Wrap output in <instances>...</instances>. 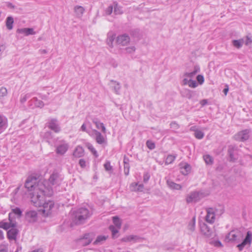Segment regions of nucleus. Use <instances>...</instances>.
I'll use <instances>...</instances> for the list:
<instances>
[{"instance_id": "obj_1", "label": "nucleus", "mask_w": 252, "mask_h": 252, "mask_svg": "<svg viewBox=\"0 0 252 252\" xmlns=\"http://www.w3.org/2000/svg\"><path fill=\"white\" fill-rule=\"evenodd\" d=\"M25 187L28 191H33L31 193V197L35 194H42L43 192L47 195H52L53 193L51 187L46 186L42 181H37V178L33 176H29L27 178Z\"/></svg>"}, {"instance_id": "obj_2", "label": "nucleus", "mask_w": 252, "mask_h": 252, "mask_svg": "<svg viewBox=\"0 0 252 252\" xmlns=\"http://www.w3.org/2000/svg\"><path fill=\"white\" fill-rule=\"evenodd\" d=\"M45 196L47 194L43 192L42 194H35L31 197V201L36 207H42L41 211L45 216H48L51 213L52 209L54 206V202L52 200H45ZM50 195H48L50 196Z\"/></svg>"}, {"instance_id": "obj_3", "label": "nucleus", "mask_w": 252, "mask_h": 252, "mask_svg": "<svg viewBox=\"0 0 252 252\" xmlns=\"http://www.w3.org/2000/svg\"><path fill=\"white\" fill-rule=\"evenodd\" d=\"M92 215V213L88 209L80 208L75 211L73 221L77 225L83 224Z\"/></svg>"}, {"instance_id": "obj_4", "label": "nucleus", "mask_w": 252, "mask_h": 252, "mask_svg": "<svg viewBox=\"0 0 252 252\" xmlns=\"http://www.w3.org/2000/svg\"><path fill=\"white\" fill-rule=\"evenodd\" d=\"M243 238V233L238 229L233 230L228 233L225 238L227 242H240Z\"/></svg>"}, {"instance_id": "obj_5", "label": "nucleus", "mask_w": 252, "mask_h": 252, "mask_svg": "<svg viewBox=\"0 0 252 252\" xmlns=\"http://www.w3.org/2000/svg\"><path fill=\"white\" fill-rule=\"evenodd\" d=\"M94 238V235L93 233H86L84 235L83 237L78 240V243L82 246H86L90 244Z\"/></svg>"}, {"instance_id": "obj_6", "label": "nucleus", "mask_w": 252, "mask_h": 252, "mask_svg": "<svg viewBox=\"0 0 252 252\" xmlns=\"http://www.w3.org/2000/svg\"><path fill=\"white\" fill-rule=\"evenodd\" d=\"M13 214L9 213V222H4L1 221L0 222V228H2L5 230H8V229L15 227L16 226V222L14 221L12 219V216Z\"/></svg>"}, {"instance_id": "obj_7", "label": "nucleus", "mask_w": 252, "mask_h": 252, "mask_svg": "<svg viewBox=\"0 0 252 252\" xmlns=\"http://www.w3.org/2000/svg\"><path fill=\"white\" fill-rule=\"evenodd\" d=\"M200 230L201 233L206 237H213L215 236L213 229L205 223L200 224Z\"/></svg>"}, {"instance_id": "obj_8", "label": "nucleus", "mask_w": 252, "mask_h": 252, "mask_svg": "<svg viewBox=\"0 0 252 252\" xmlns=\"http://www.w3.org/2000/svg\"><path fill=\"white\" fill-rule=\"evenodd\" d=\"M201 193L198 191L190 192L186 198V201L188 203L196 202L201 199Z\"/></svg>"}, {"instance_id": "obj_9", "label": "nucleus", "mask_w": 252, "mask_h": 252, "mask_svg": "<svg viewBox=\"0 0 252 252\" xmlns=\"http://www.w3.org/2000/svg\"><path fill=\"white\" fill-rule=\"evenodd\" d=\"M250 131L248 129H245L238 132L234 136L235 140L239 141H245L249 138Z\"/></svg>"}, {"instance_id": "obj_10", "label": "nucleus", "mask_w": 252, "mask_h": 252, "mask_svg": "<svg viewBox=\"0 0 252 252\" xmlns=\"http://www.w3.org/2000/svg\"><path fill=\"white\" fill-rule=\"evenodd\" d=\"M47 126L56 133H58L61 130L58 120L56 119H51L47 124Z\"/></svg>"}, {"instance_id": "obj_11", "label": "nucleus", "mask_w": 252, "mask_h": 252, "mask_svg": "<svg viewBox=\"0 0 252 252\" xmlns=\"http://www.w3.org/2000/svg\"><path fill=\"white\" fill-rule=\"evenodd\" d=\"M252 233L251 231H249L247 233L246 236L244 239L243 242L238 244L237 247L240 251H241L244 249V247L247 244H251L252 241Z\"/></svg>"}, {"instance_id": "obj_12", "label": "nucleus", "mask_w": 252, "mask_h": 252, "mask_svg": "<svg viewBox=\"0 0 252 252\" xmlns=\"http://www.w3.org/2000/svg\"><path fill=\"white\" fill-rule=\"evenodd\" d=\"M61 181L62 178L57 172H53L49 179V182L52 185H59Z\"/></svg>"}, {"instance_id": "obj_13", "label": "nucleus", "mask_w": 252, "mask_h": 252, "mask_svg": "<svg viewBox=\"0 0 252 252\" xmlns=\"http://www.w3.org/2000/svg\"><path fill=\"white\" fill-rule=\"evenodd\" d=\"M25 218L28 222L30 223L34 222L37 220V213L35 211H28L26 213Z\"/></svg>"}, {"instance_id": "obj_14", "label": "nucleus", "mask_w": 252, "mask_h": 252, "mask_svg": "<svg viewBox=\"0 0 252 252\" xmlns=\"http://www.w3.org/2000/svg\"><path fill=\"white\" fill-rule=\"evenodd\" d=\"M216 215L213 208H208L207 209V215L205 217V220L211 224L215 222Z\"/></svg>"}, {"instance_id": "obj_15", "label": "nucleus", "mask_w": 252, "mask_h": 252, "mask_svg": "<svg viewBox=\"0 0 252 252\" xmlns=\"http://www.w3.org/2000/svg\"><path fill=\"white\" fill-rule=\"evenodd\" d=\"M129 41V37L126 34L118 36L116 40L117 44L122 46L126 45Z\"/></svg>"}, {"instance_id": "obj_16", "label": "nucleus", "mask_w": 252, "mask_h": 252, "mask_svg": "<svg viewBox=\"0 0 252 252\" xmlns=\"http://www.w3.org/2000/svg\"><path fill=\"white\" fill-rule=\"evenodd\" d=\"M19 230L15 227H12L8 230L7 236L9 240H16Z\"/></svg>"}, {"instance_id": "obj_17", "label": "nucleus", "mask_w": 252, "mask_h": 252, "mask_svg": "<svg viewBox=\"0 0 252 252\" xmlns=\"http://www.w3.org/2000/svg\"><path fill=\"white\" fill-rule=\"evenodd\" d=\"M93 132L95 136V140L99 144H103L106 143V140L103 136L97 130L94 129Z\"/></svg>"}, {"instance_id": "obj_18", "label": "nucleus", "mask_w": 252, "mask_h": 252, "mask_svg": "<svg viewBox=\"0 0 252 252\" xmlns=\"http://www.w3.org/2000/svg\"><path fill=\"white\" fill-rule=\"evenodd\" d=\"M84 155V150L82 147L77 146L73 153V156L75 158L82 157Z\"/></svg>"}, {"instance_id": "obj_19", "label": "nucleus", "mask_w": 252, "mask_h": 252, "mask_svg": "<svg viewBox=\"0 0 252 252\" xmlns=\"http://www.w3.org/2000/svg\"><path fill=\"white\" fill-rule=\"evenodd\" d=\"M17 32L19 33L23 34L26 36L29 35H33L35 33L33 29L32 28H22L18 29Z\"/></svg>"}, {"instance_id": "obj_20", "label": "nucleus", "mask_w": 252, "mask_h": 252, "mask_svg": "<svg viewBox=\"0 0 252 252\" xmlns=\"http://www.w3.org/2000/svg\"><path fill=\"white\" fill-rule=\"evenodd\" d=\"M200 71V67L198 65H195L193 68V70L191 72H186L184 73V76L192 79L194 76Z\"/></svg>"}, {"instance_id": "obj_21", "label": "nucleus", "mask_w": 252, "mask_h": 252, "mask_svg": "<svg viewBox=\"0 0 252 252\" xmlns=\"http://www.w3.org/2000/svg\"><path fill=\"white\" fill-rule=\"evenodd\" d=\"M68 145L66 143L62 144L57 147L56 153L58 154L63 155L67 150Z\"/></svg>"}, {"instance_id": "obj_22", "label": "nucleus", "mask_w": 252, "mask_h": 252, "mask_svg": "<svg viewBox=\"0 0 252 252\" xmlns=\"http://www.w3.org/2000/svg\"><path fill=\"white\" fill-rule=\"evenodd\" d=\"M85 11V8L81 6L76 5L74 7V11L76 16L79 18H81L83 16Z\"/></svg>"}, {"instance_id": "obj_23", "label": "nucleus", "mask_w": 252, "mask_h": 252, "mask_svg": "<svg viewBox=\"0 0 252 252\" xmlns=\"http://www.w3.org/2000/svg\"><path fill=\"white\" fill-rule=\"evenodd\" d=\"M166 184L168 187L171 189L180 190L182 188L181 185L176 184L170 180H167Z\"/></svg>"}, {"instance_id": "obj_24", "label": "nucleus", "mask_w": 252, "mask_h": 252, "mask_svg": "<svg viewBox=\"0 0 252 252\" xmlns=\"http://www.w3.org/2000/svg\"><path fill=\"white\" fill-rule=\"evenodd\" d=\"M93 123L95 124L96 128L97 129H101V131L103 133H106V128L102 123H101L96 118H94L92 120Z\"/></svg>"}, {"instance_id": "obj_25", "label": "nucleus", "mask_w": 252, "mask_h": 252, "mask_svg": "<svg viewBox=\"0 0 252 252\" xmlns=\"http://www.w3.org/2000/svg\"><path fill=\"white\" fill-rule=\"evenodd\" d=\"M237 147L233 145H229L228 148V154L230 158V161H234L235 158L234 156V152L236 150Z\"/></svg>"}, {"instance_id": "obj_26", "label": "nucleus", "mask_w": 252, "mask_h": 252, "mask_svg": "<svg viewBox=\"0 0 252 252\" xmlns=\"http://www.w3.org/2000/svg\"><path fill=\"white\" fill-rule=\"evenodd\" d=\"M140 238L136 235H129L125 237H124L122 239V241L125 242H131V241H134L136 242L138 241Z\"/></svg>"}, {"instance_id": "obj_27", "label": "nucleus", "mask_w": 252, "mask_h": 252, "mask_svg": "<svg viewBox=\"0 0 252 252\" xmlns=\"http://www.w3.org/2000/svg\"><path fill=\"white\" fill-rule=\"evenodd\" d=\"M110 85H111L112 87L113 88V90L116 94H119V91L121 89V86L119 83H118L116 81L111 80L110 81Z\"/></svg>"}, {"instance_id": "obj_28", "label": "nucleus", "mask_w": 252, "mask_h": 252, "mask_svg": "<svg viewBox=\"0 0 252 252\" xmlns=\"http://www.w3.org/2000/svg\"><path fill=\"white\" fill-rule=\"evenodd\" d=\"M116 38V34L112 32H109L108 34V37L107 39V43L108 45L112 48L113 47V43Z\"/></svg>"}, {"instance_id": "obj_29", "label": "nucleus", "mask_w": 252, "mask_h": 252, "mask_svg": "<svg viewBox=\"0 0 252 252\" xmlns=\"http://www.w3.org/2000/svg\"><path fill=\"white\" fill-rule=\"evenodd\" d=\"M181 172L184 175H188L191 170V166L188 163H185L184 165L181 167Z\"/></svg>"}, {"instance_id": "obj_30", "label": "nucleus", "mask_w": 252, "mask_h": 252, "mask_svg": "<svg viewBox=\"0 0 252 252\" xmlns=\"http://www.w3.org/2000/svg\"><path fill=\"white\" fill-rule=\"evenodd\" d=\"M108 238V236H98L96 240L94 242L93 244L94 245H98L102 244Z\"/></svg>"}, {"instance_id": "obj_31", "label": "nucleus", "mask_w": 252, "mask_h": 252, "mask_svg": "<svg viewBox=\"0 0 252 252\" xmlns=\"http://www.w3.org/2000/svg\"><path fill=\"white\" fill-rule=\"evenodd\" d=\"M13 18L11 16H8L6 19V26L8 30H11L13 29Z\"/></svg>"}, {"instance_id": "obj_32", "label": "nucleus", "mask_w": 252, "mask_h": 252, "mask_svg": "<svg viewBox=\"0 0 252 252\" xmlns=\"http://www.w3.org/2000/svg\"><path fill=\"white\" fill-rule=\"evenodd\" d=\"M6 119L0 116V133L6 127Z\"/></svg>"}, {"instance_id": "obj_33", "label": "nucleus", "mask_w": 252, "mask_h": 252, "mask_svg": "<svg viewBox=\"0 0 252 252\" xmlns=\"http://www.w3.org/2000/svg\"><path fill=\"white\" fill-rule=\"evenodd\" d=\"M114 13L116 15H120L123 13L122 7L116 2H114Z\"/></svg>"}, {"instance_id": "obj_34", "label": "nucleus", "mask_w": 252, "mask_h": 252, "mask_svg": "<svg viewBox=\"0 0 252 252\" xmlns=\"http://www.w3.org/2000/svg\"><path fill=\"white\" fill-rule=\"evenodd\" d=\"M32 96L31 93H28L26 94H22L20 95V102L21 103L23 104L28 99L30 98Z\"/></svg>"}, {"instance_id": "obj_35", "label": "nucleus", "mask_w": 252, "mask_h": 252, "mask_svg": "<svg viewBox=\"0 0 252 252\" xmlns=\"http://www.w3.org/2000/svg\"><path fill=\"white\" fill-rule=\"evenodd\" d=\"M85 146L90 150V151L94 154L96 157H98V155L95 149L94 148L93 146L90 143H86Z\"/></svg>"}, {"instance_id": "obj_36", "label": "nucleus", "mask_w": 252, "mask_h": 252, "mask_svg": "<svg viewBox=\"0 0 252 252\" xmlns=\"http://www.w3.org/2000/svg\"><path fill=\"white\" fill-rule=\"evenodd\" d=\"M203 159L207 164L212 165L213 163V158L209 155H204Z\"/></svg>"}, {"instance_id": "obj_37", "label": "nucleus", "mask_w": 252, "mask_h": 252, "mask_svg": "<svg viewBox=\"0 0 252 252\" xmlns=\"http://www.w3.org/2000/svg\"><path fill=\"white\" fill-rule=\"evenodd\" d=\"M34 103L35 106L37 107L42 108L44 104L43 102L40 100H38L37 97H34L32 100Z\"/></svg>"}, {"instance_id": "obj_38", "label": "nucleus", "mask_w": 252, "mask_h": 252, "mask_svg": "<svg viewBox=\"0 0 252 252\" xmlns=\"http://www.w3.org/2000/svg\"><path fill=\"white\" fill-rule=\"evenodd\" d=\"M176 158V156L172 155H169L165 159V163L166 165L172 163Z\"/></svg>"}, {"instance_id": "obj_39", "label": "nucleus", "mask_w": 252, "mask_h": 252, "mask_svg": "<svg viewBox=\"0 0 252 252\" xmlns=\"http://www.w3.org/2000/svg\"><path fill=\"white\" fill-rule=\"evenodd\" d=\"M193 93L192 91L187 89L184 91L183 96L190 99L193 96Z\"/></svg>"}, {"instance_id": "obj_40", "label": "nucleus", "mask_w": 252, "mask_h": 252, "mask_svg": "<svg viewBox=\"0 0 252 252\" xmlns=\"http://www.w3.org/2000/svg\"><path fill=\"white\" fill-rule=\"evenodd\" d=\"M113 222L114 224L118 228H120L121 226V222L120 221V219L117 216H115L113 217Z\"/></svg>"}, {"instance_id": "obj_41", "label": "nucleus", "mask_w": 252, "mask_h": 252, "mask_svg": "<svg viewBox=\"0 0 252 252\" xmlns=\"http://www.w3.org/2000/svg\"><path fill=\"white\" fill-rule=\"evenodd\" d=\"M11 213L13 214V215L12 216V218L14 217V215H16L18 217H21L22 216V212L19 208L17 207L15 209H13L12 210V212Z\"/></svg>"}, {"instance_id": "obj_42", "label": "nucleus", "mask_w": 252, "mask_h": 252, "mask_svg": "<svg viewBox=\"0 0 252 252\" xmlns=\"http://www.w3.org/2000/svg\"><path fill=\"white\" fill-rule=\"evenodd\" d=\"M204 136V133L199 130H195L194 132V136L198 139H201L203 138Z\"/></svg>"}, {"instance_id": "obj_43", "label": "nucleus", "mask_w": 252, "mask_h": 252, "mask_svg": "<svg viewBox=\"0 0 252 252\" xmlns=\"http://www.w3.org/2000/svg\"><path fill=\"white\" fill-rule=\"evenodd\" d=\"M243 43V40H234L233 41V45L237 48H240L242 47V44Z\"/></svg>"}, {"instance_id": "obj_44", "label": "nucleus", "mask_w": 252, "mask_h": 252, "mask_svg": "<svg viewBox=\"0 0 252 252\" xmlns=\"http://www.w3.org/2000/svg\"><path fill=\"white\" fill-rule=\"evenodd\" d=\"M7 94V90L5 87H1L0 89V98L4 97Z\"/></svg>"}, {"instance_id": "obj_45", "label": "nucleus", "mask_w": 252, "mask_h": 252, "mask_svg": "<svg viewBox=\"0 0 252 252\" xmlns=\"http://www.w3.org/2000/svg\"><path fill=\"white\" fill-rule=\"evenodd\" d=\"M104 167L105 170L107 171H111L113 170V167L111 165L110 162L109 161H107L105 163Z\"/></svg>"}, {"instance_id": "obj_46", "label": "nucleus", "mask_w": 252, "mask_h": 252, "mask_svg": "<svg viewBox=\"0 0 252 252\" xmlns=\"http://www.w3.org/2000/svg\"><path fill=\"white\" fill-rule=\"evenodd\" d=\"M188 228L191 231H194L195 229V218H193L191 222H190L188 225Z\"/></svg>"}, {"instance_id": "obj_47", "label": "nucleus", "mask_w": 252, "mask_h": 252, "mask_svg": "<svg viewBox=\"0 0 252 252\" xmlns=\"http://www.w3.org/2000/svg\"><path fill=\"white\" fill-rule=\"evenodd\" d=\"M109 230L111 231L112 237L114 238L115 237V235L118 233V230L114 226L110 225L109 227Z\"/></svg>"}, {"instance_id": "obj_48", "label": "nucleus", "mask_w": 252, "mask_h": 252, "mask_svg": "<svg viewBox=\"0 0 252 252\" xmlns=\"http://www.w3.org/2000/svg\"><path fill=\"white\" fill-rule=\"evenodd\" d=\"M146 145L147 147L150 150H153L156 147L155 143L150 140H148L146 142Z\"/></svg>"}, {"instance_id": "obj_49", "label": "nucleus", "mask_w": 252, "mask_h": 252, "mask_svg": "<svg viewBox=\"0 0 252 252\" xmlns=\"http://www.w3.org/2000/svg\"><path fill=\"white\" fill-rule=\"evenodd\" d=\"M188 85L190 88H195L197 86V83L195 80L190 79Z\"/></svg>"}, {"instance_id": "obj_50", "label": "nucleus", "mask_w": 252, "mask_h": 252, "mask_svg": "<svg viewBox=\"0 0 252 252\" xmlns=\"http://www.w3.org/2000/svg\"><path fill=\"white\" fill-rule=\"evenodd\" d=\"M113 5H109L105 10V14L110 15L113 12Z\"/></svg>"}, {"instance_id": "obj_51", "label": "nucleus", "mask_w": 252, "mask_h": 252, "mask_svg": "<svg viewBox=\"0 0 252 252\" xmlns=\"http://www.w3.org/2000/svg\"><path fill=\"white\" fill-rule=\"evenodd\" d=\"M150 178V175L148 172H146L144 174L143 176V182L145 183H147Z\"/></svg>"}, {"instance_id": "obj_52", "label": "nucleus", "mask_w": 252, "mask_h": 252, "mask_svg": "<svg viewBox=\"0 0 252 252\" xmlns=\"http://www.w3.org/2000/svg\"><path fill=\"white\" fill-rule=\"evenodd\" d=\"M196 79L200 84H202L204 83V77L202 75H198L196 77Z\"/></svg>"}, {"instance_id": "obj_53", "label": "nucleus", "mask_w": 252, "mask_h": 252, "mask_svg": "<svg viewBox=\"0 0 252 252\" xmlns=\"http://www.w3.org/2000/svg\"><path fill=\"white\" fill-rule=\"evenodd\" d=\"M138 184L136 183H132L130 186V189L131 191H137Z\"/></svg>"}, {"instance_id": "obj_54", "label": "nucleus", "mask_w": 252, "mask_h": 252, "mask_svg": "<svg viewBox=\"0 0 252 252\" xmlns=\"http://www.w3.org/2000/svg\"><path fill=\"white\" fill-rule=\"evenodd\" d=\"M170 127L174 129H178L179 128V125L176 123L175 122H172L171 123L170 125Z\"/></svg>"}, {"instance_id": "obj_55", "label": "nucleus", "mask_w": 252, "mask_h": 252, "mask_svg": "<svg viewBox=\"0 0 252 252\" xmlns=\"http://www.w3.org/2000/svg\"><path fill=\"white\" fill-rule=\"evenodd\" d=\"M129 168L130 166L129 164L124 165V173L126 176L129 174Z\"/></svg>"}, {"instance_id": "obj_56", "label": "nucleus", "mask_w": 252, "mask_h": 252, "mask_svg": "<svg viewBox=\"0 0 252 252\" xmlns=\"http://www.w3.org/2000/svg\"><path fill=\"white\" fill-rule=\"evenodd\" d=\"M125 50H126L127 53H131L135 51V48L134 46L128 47H126L125 49Z\"/></svg>"}, {"instance_id": "obj_57", "label": "nucleus", "mask_w": 252, "mask_h": 252, "mask_svg": "<svg viewBox=\"0 0 252 252\" xmlns=\"http://www.w3.org/2000/svg\"><path fill=\"white\" fill-rule=\"evenodd\" d=\"M79 164L82 168L86 167V161L84 159H80L79 160Z\"/></svg>"}, {"instance_id": "obj_58", "label": "nucleus", "mask_w": 252, "mask_h": 252, "mask_svg": "<svg viewBox=\"0 0 252 252\" xmlns=\"http://www.w3.org/2000/svg\"><path fill=\"white\" fill-rule=\"evenodd\" d=\"M52 133L50 131H48L44 134V137L46 138L50 139L52 137Z\"/></svg>"}, {"instance_id": "obj_59", "label": "nucleus", "mask_w": 252, "mask_h": 252, "mask_svg": "<svg viewBox=\"0 0 252 252\" xmlns=\"http://www.w3.org/2000/svg\"><path fill=\"white\" fill-rule=\"evenodd\" d=\"M213 244L215 247H222V245L220 241H214L213 242Z\"/></svg>"}, {"instance_id": "obj_60", "label": "nucleus", "mask_w": 252, "mask_h": 252, "mask_svg": "<svg viewBox=\"0 0 252 252\" xmlns=\"http://www.w3.org/2000/svg\"><path fill=\"white\" fill-rule=\"evenodd\" d=\"M144 189V185L143 184H139L137 186V191H142Z\"/></svg>"}, {"instance_id": "obj_61", "label": "nucleus", "mask_w": 252, "mask_h": 252, "mask_svg": "<svg viewBox=\"0 0 252 252\" xmlns=\"http://www.w3.org/2000/svg\"><path fill=\"white\" fill-rule=\"evenodd\" d=\"M123 160L124 165L129 164V159L126 156H124Z\"/></svg>"}, {"instance_id": "obj_62", "label": "nucleus", "mask_w": 252, "mask_h": 252, "mask_svg": "<svg viewBox=\"0 0 252 252\" xmlns=\"http://www.w3.org/2000/svg\"><path fill=\"white\" fill-rule=\"evenodd\" d=\"M251 43H252V40L251 39V38L247 36L245 41L246 45H248L249 44Z\"/></svg>"}, {"instance_id": "obj_63", "label": "nucleus", "mask_w": 252, "mask_h": 252, "mask_svg": "<svg viewBox=\"0 0 252 252\" xmlns=\"http://www.w3.org/2000/svg\"><path fill=\"white\" fill-rule=\"evenodd\" d=\"M81 129L83 131H85V132H87V133H89V132L87 131V130L86 126V125L85 124H83L82 125V126L81 127Z\"/></svg>"}, {"instance_id": "obj_64", "label": "nucleus", "mask_w": 252, "mask_h": 252, "mask_svg": "<svg viewBox=\"0 0 252 252\" xmlns=\"http://www.w3.org/2000/svg\"><path fill=\"white\" fill-rule=\"evenodd\" d=\"M189 80H188L187 78H185L183 80V83L184 85H189Z\"/></svg>"}]
</instances>
